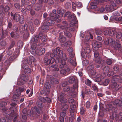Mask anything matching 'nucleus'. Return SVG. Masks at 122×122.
I'll use <instances>...</instances> for the list:
<instances>
[{
	"mask_svg": "<svg viewBox=\"0 0 122 122\" xmlns=\"http://www.w3.org/2000/svg\"><path fill=\"white\" fill-rule=\"evenodd\" d=\"M31 46V49L30 50L32 54H34L35 53H36V50H35L36 48L37 44L36 43H32Z\"/></svg>",
	"mask_w": 122,
	"mask_h": 122,
	"instance_id": "dca6fc26",
	"label": "nucleus"
},
{
	"mask_svg": "<svg viewBox=\"0 0 122 122\" xmlns=\"http://www.w3.org/2000/svg\"><path fill=\"white\" fill-rule=\"evenodd\" d=\"M89 74L91 75L92 77L95 78V77L96 72L94 71L91 70L89 72Z\"/></svg>",
	"mask_w": 122,
	"mask_h": 122,
	"instance_id": "7c9ffc66",
	"label": "nucleus"
},
{
	"mask_svg": "<svg viewBox=\"0 0 122 122\" xmlns=\"http://www.w3.org/2000/svg\"><path fill=\"white\" fill-rule=\"evenodd\" d=\"M96 34L97 35H100L101 34L102 32L99 30L98 29H96L95 30Z\"/></svg>",
	"mask_w": 122,
	"mask_h": 122,
	"instance_id": "052dcab7",
	"label": "nucleus"
},
{
	"mask_svg": "<svg viewBox=\"0 0 122 122\" xmlns=\"http://www.w3.org/2000/svg\"><path fill=\"white\" fill-rule=\"evenodd\" d=\"M0 45L3 46H5L6 45V42L5 41H2L1 42Z\"/></svg>",
	"mask_w": 122,
	"mask_h": 122,
	"instance_id": "338daca9",
	"label": "nucleus"
},
{
	"mask_svg": "<svg viewBox=\"0 0 122 122\" xmlns=\"http://www.w3.org/2000/svg\"><path fill=\"white\" fill-rule=\"evenodd\" d=\"M41 5L39 4H36L34 7V8L36 10H38L41 9Z\"/></svg>",
	"mask_w": 122,
	"mask_h": 122,
	"instance_id": "a878e982",
	"label": "nucleus"
},
{
	"mask_svg": "<svg viewBox=\"0 0 122 122\" xmlns=\"http://www.w3.org/2000/svg\"><path fill=\"white\" fill-rule=\"evenodd\" d=\"M45 3L47 2L49 5H52L53 3V1L52 0H45Z\"/></svg>",
	"mask_w": 122,
	"mask_h": 122,
	"instance_id": "a19ab883",
	"label": "nucleus"
},
{
	"mask_svg": "<svg viewBox=\"0 0 122 122\" xmlns=\"http://www.w3.org/2000/svg\"><path fill=\"white\" fill-rule=\"evenodd\" d=\"M69 79L68 80V82L70 83H72L75 80V77L73 76H70L69 78Z\"/></svg>",
	"mask_w": 122,
	"mask_h": 122,
	"instance_id": "c756f323",
	"label": "nucleus"
},
{
	"mask_svg": "<svg viewBox=\"0 0 122 122\" xmlns=\"http://www.w3.org/2000/svg\"><path fill=\"white\" fill-rule=\"evenodd\" d=\"M66 71L64 69H62L60 71V73L61 74H65L66 73Z\"/></svg>",
	"mask_w": 122,
	"mask_h": 122,
	"instance_id": "e2e57ef3",
	"label": "nucleus"
},
{
	"mask_svg": "<svg viewBox=\"0 0 122 122\" xmlns=\"http://www.w3.org/2000/svg\"><path fill=\"white\" fill-rule=\"evenodd\" d=\"M29 60L30 62L29 64H30L32 62H34L35 60V59L34 57L32 56H30L29 57Z\"/></svg>",
	"mask_w": 122,
	"mask_h": 122,
	"instance_id": "ea45409f",
	"label": "nucleus"
},
{
	"mask_svg": "<svg viewBox=\"0 0 122 122\" xmlns=\"http://www.w3.org/2000/svg\"><path fill=\"white\" fill-rule=\"evenodd\" d=\"M109 80L108 79H106L103 82V84L104 85L106 86L109 83Z\"/></svg>",
	"mask_w": 122,
	"mask_h": 122,
	"instance_id": "603ef678",
	"label": "nucleus"
},
{
	"mask_svg": "<svg viewBox=\"0 0 122 122\" xmlns=\"http://www.w3.org/2000/svg\"><path fill=\"white\" fill-rule=\"evenodd\" d=\"M90 106V102L89 101H87L86 103V107L87 108H89Z\"/></svg>",
	"mask_w": 122,
	"mask_h": 122,
	"instance_id": "13d9d810",
	"label": "nucleus"
},
{
	"mask_svg": "<svg viewBox=\"0 0 122 122\" xmlns=\"http://www.w3.org/2000/svg\"><path fill=\"white\" fill-rule=\"evenodd\" d=\"M70 87L69 86H67L63 88V90L65 92H68L70 90Z\"/></svg>",
	"mask_w": 122,
	"mask_h": 122,
	"instance_id": "680f3d73",
	"label": "nucleus"
},
{
	"mask_svg": "<svg viewBox=\"0 0 122 122\" xmlns=\"http://www.w3.org/2000/svg\"><path fill=\"white\" fill-rule=\"evenodd\" d=\"M76 108V105L73 104L71 106L70 109L71 110H74Z\"/></svg>",
	"mask_w": 122,
	"mask_h": 122,
	"instance_id": "3c124183",
	"label": "nucleus"
},
{
	"mask_svg": "<svg viewBox=\"0 0 122 122\" xmlns=\"http://www.w3.org/2000/svg\"><path fill=\"white\" fill-rule=\"evenodd\" d=\"M113 14L115 16H119L120 15V13L117 11L114 12Z\"/></svg>",
	"mask_w": 122,
	"mask_h": 122,
	"instance_id": "774afa93",
	"label": "nucleus"
},
{
	"mask_svg": "<svg viewBox=\"0 0 122 122\" xmlns=\"http://www.w3.org/2000/svg\"><path fill=\"white\" fill-rule=\"evenodd\" d=\"M105 77V76L104 75L103 77L101 76V75L100 74H99L97 75L96 76H95V78L97 80V81H101V77L102 78H104Z\"/></svg>",
	"mask_w": 122,
	"mask_h": 122,
	"instance_id": "b1692460",
	"label": "nucleus"
},
{
	"mask_svg": "<svg viewBox=\"0 0 122 122\" xmlns=\"http://www.w3.org/2000/svg\"><path fill=\"white\" fill-rule=\"evenodd\" d=\"M92 46L93 50L97 51L98 49L99 48L101 47V43L96 41H95L94 42V44Z\"/></svg>",
	"mask_w": 122,
	"mask_h": 122,
	"instance_id": "6e6552de",
	"label": "nucleus"
},
{
	"mask_svg": "<svg viewBox=\"0 0 122 122\" xmlns=\"http://www.w3.org/2000/svg\"><path fill=\"white\" fill-rule=\"evenodd\" d=\"M116 5L114 2H112L111 4L107 5L105 7V9L107 12H111L116 9Z\"/></svg>",
	"mask_w": 122,
	"mask_h": 122,
	"instance_id": "423d86ee",
	"label": "nucleus"
},
{
	"mask_svg": "<svg viewBox=\"0 0 122 122\" xmlns=\"http://www.w3.org/2000/svg\"><path fill=\"white\" fill-rule=\"evenodd\" d=\"M62 106L61 108V109L63 111H65L67 110L68 108V106L66 104H62Z\"/></svg>",
	"mask_w": 122,
	"mask_h": 122,
	"instance_id": "bb28decb",
	"label": "nucleus"
},
{
	"mask_svg": "<svg viewBox=\"0 0 122 122\" xmlns=\"http://www.w3.org/2000/svg\"><path fill=\"white\" fill-rule=\"evenodd\" d=\"M95 61L97 64H98L100 63L101 61V59L99 58H96L95 59Z\"/></svg>",
	"mask_w": 122,
	"mask_h": 122,
	"instance_id": "a18cd8bd",
	"label": "nucleus"
},
{
	"mask_svg": "<svg viewBox=\"0 0 122 122\" xmlns=\"http://www.w3.org/2000/svg\"><path fill=\"white\" fill-rule=\"evenodd\" d=\"M63 25H62L61 27V28L62 29H66L69 27L68 24L66 21H63Z\"/></svg>",
	"mask_w": 122,
	"mask_h": 122,
	"instance_id": "c85d7f7f",
	"label": "nucleus"
},
{
	"mask_svg": "<svg viewBox=\"0 0 122 122\" xmlns=\"http://www.w3.org/2000/svg\"><path fill=\"white\" fill-rule=\"evenodd\" d=\"M104 42L106 45H107L109 44L115 49L121 50V45L120 44V41L118 40L116 41L115 42L114 39L110 38L105 39Z\"/></svg>",
	"mask_w": 122,
	"mask_h": 122,
	"instance_id": "f03ea898",
	"label": "nucleus"
},
{
	"mask_svg": "<svg viewBox=\"0 0 122 122\" xmlns=\"http://www.w3.org/2000/svg\"><path fill=\"white\" fill-rule=\"evenodd\" d=\"M60 119H61V118L64 119V117L66 115V112H61L60 113Z\"/></svg>",
	"mask_w": 122,
	"mask_h": 122,
	"instance_id": "c9c22d12",
	"label": "nucleus"
},
{
	"mask_svg": "<svg viewBox=\"0 0 122 122\" xmlns=\"http://www.w3.org/2000/svg\"><path fill=\"white\" fill-rule=\"evenodd\" d=\"M84 52L85 53V54L84 55V56L83 55V54L82 53H81V56L83 57L84 58H85L87 57V55L86 54H88L89 53L90 51L91 50L88 47H85L84 49Z\"/></svg>",
	"mask_w": 122,
	"mask_h": 122,
	"instance_id": "4468645a",
	"label": "nucleus"
},
{
	"mask_svg": "<svg viewBox=\"0 0 122 122\" xmlns=\"http://www.w3.org/2000/svg\"><path fill=\"white\" fill-rule=\"evenodd\" d=\"M15 34V33H14L13 32H11L10 33V35H11V36L12 37H14L15 38H17L18 37L19 35L18 34H16V36H15L14 35V34Z\"/></svg>",
	"mask_w": 122,
	"mask_h": 122,
	"instance_id": "6e6d98bb",
	"label": "nucleus"
},
{
	"mask_svg": "<svg viewBox=\"0 0 122 122\" xmlns=\"http://www.w3.org/2000/svg\"><path fill=\"white\" fill-rule=\"evenodd\" d=\"M85 84L87 85L88 86H91V81L89 80L88 79H87L85 81Z\"/></svg>",
	"mask_w": 122,
	"mask_h": 122,
	"instance_id": "49530a36",
	"label": "nucleus"
},
{
	"mask_svg": "<svg viewBox=\"0 0 122 122\" xmlns=\"http://www.w3.org/2000/svg\"><path fill=\"white\" fill-rule=\"evenodd\" d=\"M112 81L113 83L116 82L120 81H119L120 78L118 75L114 76L112 77Z\"/></svg>",
	"mask_w": 122,
	"mask_h": 122,
	"instance_id": "2eb2a0df",
	"label": "nucleus"
},
{
	"mask_svg": "<svg viewBox=\"0 0 122 122\" xmlns=\"http://www.w3.org/2000/svg\"><path fill=\"white\" fill-rule=\"evenodd\" d=\"M7 104L5 102H2L0 103V108L2 107L5 106Z\"/></svg>",
	"mask_w": 122,
	"mask_h": 122,
	"instance_id": "864d4df0",
	"label": "nucleus"
},
{
	"mask_svg": "<svg viewBox=\"0 0 122 122\" xmlns=\"http://www.w3.org/2000/svg\"><path fill=\"white\" fill-rule=\"evenodd\" d=\"M122 36V34L120 32H118L116 34V38L118 39L121 38Z\"/></svg>",
	"mask_w": 122,
	"mask_h": 122,
	"instance_id": "4c0bfd02",
	"label": "nucleus"
},
{
	"mask_svg": "<svg viewBox=\"0 0 122 122\" xmlns=\"http://www.w3.org/2000/svg\"><path fill=\"white\" fill-rule=\"evenodd\" d=\"M64 16L68 17L70 21L73 24L76 23V18L74 14L71 13L69 12H67L65 13Z\"/></svg>",
	"mask_w": 122,
	"mask_h": 122,
	"instance_id": "20e7f679",
	"label": "nucleus"
},
{
	"mask_svg": "<svg viewBox=\"0 0 122 122\" xmlns=\"http://www.w3.org/2000/svg\"><path fill=\"white\" fill-rule=\"evenodd\" d=\"M119 68L117 66L114 67L113 69V74L114 73H117L118 71Z\"/></svg>",
	"mask_w": 122,
	"mask_h": 122,
	"instance_id": "79ce46f5",
	"label": "nucleus"
},
{
	"mask_svg": "<svg viewBox=\"0 0 122 122\" xmlns=\"http://www.w3.org/2000/svg\"><path fill=\"white\" fill-rule=\"evenodd\" d=\"M65 35L66 36L68 37H70L71 36V33L68 31L65 30L64 31Z\"/></svg>",
	"mask_w": 122,
	"mask_h": 122,
	"instance_id": "58836bf2",
	"label": "nucleus"
},
{
	"mask_svg": "<svg viewBox=\"0 0 122 122\" xmlns=\"http://www.w3.org/2000/svg\"><path fill=\"white\" fill-rule=\"evenodd\" d=\"M47 57L45 56L44 59V60L46 62V65H48L50 63L52 64L55 61V59L54 58H51V59H47Z\"/></svg>",
	"mask_w": 122,
	"mask_h": 122,
	"instance_id": "9d476101",
	"label": "nucleus"
},
{
	"mask_svg": "<svg viewBox=\"0 0 122 122\" xmlns=\"http://www.w3.org/2000/svg\"><path fill=\"white\" fill-rule=\"evenodd\" d=\"M93 38V36L90 34V35H86L85 36V39L87 41L89 40L90 38L92 39Z\"/></svg>",
	"mask_w": 122,
	"mask_h": 122,
	"instance_id": "e433bc0d",
	"label": "nucleus"
},
{
	"mask_svg": "<svg viewBox=\"0 0 122 122\" xmlns=\"http://www.w3.org/2000/svg\"><path fill=\"white\" fill-rule=\"evenodd\" d=\"M23 45V42L21 41H19L17 42V46L19 48H22V47Z\"/></svg>",
	"mask_w": 122,
	"mask_h": 122,
	"instance_id": "f704fd0d",
	"label": "nucleus"
},
{
	"mask_svg": "<svg viewBox=\"0 0 122 122\" xmlns=\"http://www.w3.org/2000/svg\"><path fill=\"white\" fill-rule=\"evenodd\" d=\"M65 94L63 93H62L58 97V99L62 103H65L67 102V100L64 98Z\"/></svg>",
	"mask_w": 122,
	"mask_h": 122,
	"instance_id": "1a4fd4ad",
	"label": "nucleus"
},
{
	"mask_svg": "<svg viewBox=\"0 0 122 122\" xmlns=\"http://www.w3.org/2000/svg\"><path fill=\"white\" fill-rule=\"evenodd\" d=\"M27 24L25 25L24 27L22 25H21L20 27V31L21 33H23L25 30H27Z\"/></svg>",
	"mask_w": 122,
	"mask_h": 122,
	"instance_id": "a211bd4d",
	"label": "nucleus"
},
{
	"mask_svg": "<svg viewBox=\"0 0 122 122\" xmlns=\"http://www.w3.org/2000/svg\"><path fill=\"white\" fill-rule=\"evenodd\" d=\"M45 87L46 88L48 89H49L50 88H51V86L49 84H48V83H46L45 85ZM47 92L46 93H48L49 92V89H48L47 90Z\"/></svg>",
	"mask_w": 122,
	"mask_h": 122,
	"instance_id": "2f4dec72",
	"label": "nucleus"
},
{
	"mask_svg": "<svg viewBox=\"0 0 122 122\" xmlns=\"http://www.w3.org/2000/svg\"><path fill=\"white\" fill-rule=\"evenodd\" d=\"M52 52L53 53L50 54V57L51 58H54L55 55L56 58L55 63H59L57 65H51V66L54 68V71H58L59 70L58 67L62 68L65 64V61L67 59L66 55L65 53H63L62 51L59 47H57L56 49L53 50Z\"/></svg>",
	"mask_w": 122,
	"mask_h": 122,
	"instance_id": "f257e3e1",
	"label": "nucleus"
},
{
	"mask_svg": "<svg viewBox=\"0 0 122 122\" xmlns=\"http://www.w3.org/2000/svg\"><path fill=\"white\" fill-rule=\"evenodd\" d=\"M104 72L105 73H107L109 76L113 75V73L112 72H110L109 71V68L108 66H105L103 68Z\"/></svg>",
	"mask_w": 122,
	"mask_h": 122,
	"instance_id": "f8f14e48",
	"label": "nucleus"
},
{
	"mask_svg": "<svg viewBox=\"0 0 122 122\" xmlns=\"http://www.w3.org/2000/svg\"><path fill=\"white\" fill-rule=\"evenodd\" d=\"M20 81H18L17 84L18 85H21L24 84L28 79L27 77H26L24 75L21 76Z\"/></svg>",
	"mask_w": 122,
	"mask_h": 122,
	"instance_id": "0eeeda50",
	"label": "nucleus"
},
{
	"mask_svg": "<svg viewBox=\"0 0 122 122\" xmlns=\"http://www.w3.org/2000/svg\"><path fill=\"white\" fill-rule=\"evenodd\" d=\"M68 101L69 103H72L74 102V100L73 98H70L69 99Z\"/></svg>",
	"mask_w": 122,
	"mask_h": 122,
	"instance_id": "0e129e2a",
	"label": "nucleus"
},
{
	"mask_svg": "<svg viewBox=\"0 0 122 122\" xmlns=\"http://www.w3.org/2000/svg\"><path fill=\"white\" fill-rule=\"evenodd\" d=\"M89 63V61L87 60H85L82 61V64L83 66H86L88 65Z\"/></svg>",
	"mask_w": 122,
	"mask_h": 122,
	"instance_id": "c03bdc74",
	"label": "nucleus"
},
{
	"mask_svg": "<svg viewBox=\"0 0 122 122\" xmlns=\"http://www.w3.org/2000/svg\"><path fill=\"white\" fill-rule=\"evenodd\" d=\"M26 68H25V65H23V68L25 70V72L26 74H29L30 73L31 71L30 69L28 67H26Z\"/></svg>",
	"mask_w": 122,
	"mask_h": 122,
	"instance_id": "393cba45",
	"label": "nucleus"
},
{
	"mask_svg": "<svg viewBox=\"0 0 122 122\" xmlns=\"http://www.w3.org/2000/svg\"><path fill=\"white\" fill-rule=\"evenodd\" d=\"M76 6L79 8L81 7L82 5L81 3L80 2H76Z\"/></svg>",
	"mask_w": 122,
	"mask_h": 122,
	"instance_id": "4d7b16f0",
	"label": "nucleus"
},
{
	"mask_svg": "<svg viewBox=\"0 0 122 122\" xmlns=\"http://www.w3.org/2000/svg\"><path fill=\"white\" fill-rule=\"evenodd\" d=\"M37 105L38 107L40 108H41L43 107V104L41 102L38 101L37 102Z\"/></svg>",
	"mask_w": 122,
	"mask_h": 122,
	"instance_id": "473e14b6",
	"label": "nucleus"
},
{
	"mask_svg": "<svg viewBox=\"0 0 122 122\" xmlns=\"http://www.w3.org/2000/svg\"><path fill=\"white\" fill-rule=\"evenodd\" d=\"M59 14V15H55V18H56V19L57 18H58L59 17H61L63 16L62 13H61V14Z\"/></svg>",
	"mask_w": 122,
	"mask_h": 122,
	"instance_id": "bf43d9fd",
	"label": "nucleus"
},
{
	"mask_svg": "<svg viewBox=\"0 0 122 122\" xmlns=\"http://www.w3.org/2000/svg\"><path fill=\"white\" fill-rule=\"evenodd\" d=\"M45 49L43 48H41L40 50H39L38 49L36 50V53L39 55H42L44 54L45 53Z\"/></svg>",
	"mask_w": 122,
	"mask_h": 122,
	"instance_id": "f3484780",
	"label": "nucleus"
},
{
	"mask_svg": "<svg viewBox=\"0 0 122 122\" xmlns=\"http://www.w3.org/2000/svg\"><path fill=\"white\" fill-rule=\"evenodd\" d=\"M73 87L74 89H76L77 88H78V85L77 81L76 80H75V83L73 85Z\"/></svg>",
	"mask_w": 122,
	"mask_h": 122,
	"instance_id": "de8ad7c7",
	"label": "nucleus"
},
{
	"mask_svg": "<svg viewBox=\"0 0 122 122\" xmlns=\"http://www.w3.org/2000/svg\"><path fill=\"white\" fill-rule=\"evenodd\" d=\"M54 23V21L49 20V21L45 22L41 26V28L43 30H47L49 29V26L52 25Z\"/></svg>",
	"mask_w": 122,
	"mask_h": 122,
	"instance_id": "7ed1b4c3",
	"label": "nucleus"
},
{
	"mask_svg": "<svg viewBox=\"0 0 122 122\" xmlns=\"http://www.w3.org/2000/svg\"><path fill=\"white\" fill-rule=\"evenodd\" d=\"M106 110L109 111L110 112H113V107L111 104L107 105L106 106Z\"/></svg>",
	"mask_w": 122,
	"mask_h": 122,
	"instance_id": "aec40b11",
	"label": "nucleus"
},
{
	"mask_svg": "<svg viewBox=\"0 0 122 122\" xmlns=\"http://www.w3.org/2000/svg\"><path fill=\"white\" fill-rule=\"evenodd\" d=\"M59 37L60 41L61 42H65L66 40V38L65 37L62 36V34L60 33L59 34Z\"/></svg>",
	"mask_w": 122,
	"mask_h": 122,
	"instance_id": "5701e85b",
	"label": "nucleus"
},
{
	"mask_svg": "<svg viewBox=\"0 0 122 122\" xmlns=\"http://www.w3.org/2000/svg\"><path fill=\"white\" fill-rule=\"evenodd\" d=\"M68 60L74 66L76 65V63L75 61V59L71 58L70 57H69L68 58Z\"/></svg>",
	"mask_w": 122,
	"mask_h": 122,
	"instance_id": "412c9836",
	"label": "nucleus"
},
{
	"mask_svg": "<svg viewBox=\"0 0 122 122\" xmlns=\"http://www.w3.org/2000/svg\"><path fill=\"white\" fill-rule=\"evenodd\" d=\"M94 50L93 51L94 53V56L95 58H97L99 56V53L97 51Z\"/></svg>",
	"mask_w": 122,
	"mask_h": 122,
	"instance_id": "5fc2aeb1",
	"label": "nucleus"
},
{
	"mask_svg": "<svg viewBox=\"0 0 122 122\" xmlns=\"http://www.w3.org/2000/svg\"><path fill=\"white\" fill-rule=\"evenodd\" d=\"M29 1H25V0H22L21 1V6H25L28 4Z\"/></svg>",
	"mask_w": 122,
	"mask_h": 122,
	"instance_id": "cd10ccee",
	"label": "nucleus"
},
{
	"mask_svg": "<svg viewBox=\"0 0 122 122\" xmlns=\"http://www.w3.org/2000/svg\"><path fill=\"white\" fill-rule=\"evenodd\" d=\"M65 7L66 9H70L71 7V5L70 3L67 2L65 5Z\"/></svg>",
	"mask_w": 122,
	"mask_h": 122,
	"instance_id": "72a5a7b5",
	"label": "nucleus"
},
{
	"mask_svg": "<svg viewBox=\"0 0 122 122\" xmlns=\"http://www.w3.org/2000/svg\"><path fill=\"white\" fill-rule=\"evenodd\" d=\"M116 32V31L114 29H110L109 30L108 32V34L111 36H113Z\"/></svg>",
	"mask_w": 122,
	"mask_h": 122,
	"instance_id": "4be33fe9",
	"label": "nucleus"
},
{
	"mask_svg": "<svg viewBox=\"0 0 122 122\" xmlns=\"http://www.w3.org/2000/svg\"><path fill=\"white\" fill-rule=\"evenodd\" d=\"M13 19L16 22L19 21L20 23L22 24L24 22V18L22 15H20L18 13L14 14L13 17Z\"/></svg>",
	"mask_w": 122,
	"mask_h": 122,
	"instance_id": "39448f33",
	"label": "nucleus"
},
{
	"mask_svg": "<svg viewBox=\"0 0 122 122\" xmlns=\"http://www.w3.org/2000/svg\"><path fill=\"white\" fill-rule=\"evenodd\" d=\"M29 29L32 34L34 32V28L33 25H30L29 27Z\"/></svg>",
	"mask_w": 122,
	"mask_h": 122,
	"instance_id": "69168bd1",
	"label": "nucleus"
},
{
	"mask_svg": "<svg viewBox=\"0 0 122 122\" xmlns=\"http://www.w3.org/2000/svg\"><path fill=\"white\" fill-rule=\"evenodd\" d=\"M94 68V66L93 65H91L89 66L87 68V70H89L91 71Z\"/></svg>",
	"mask_w": 122,
	"mask_h": 122,
	"instance_id": "8fccbe9b",
	"label": "nucleus"
},
{
	"mask_svg": "<svg viewBox=\"0 0 122 122\" xmlns=\"http://www.w3.org/2000/svg\"><path fill=\"white\" fill-rule=\"evenodd\" d=\"M121 85L118 83H117L114 82L111 85V87L113 88H114L116 90H118L121 87Z\"/></svg>",
	"mask_w": 122,
	"mask_h": 122,
	"instance_id": "9b49d317",
	"label": "nucleus"
},
{
	"mask_svg": "<svg viewBox=\"0 0 122 122\" xmlns=\"http://www.w3.org/2000/svg\"><path fill=\"white\" fill-rule=\"evenodd\" d=\"M112 62V59H108L106 61V63L108 65H110Z\"/></svg>",
	"mask_w": 122,
	"mask_h": 122,
	"instance_id": "09e8293b",
	"label": "nucleus"
},
{
	"mask_svg": "<svg viewBox=\"0 0 122 122\" xmlns=\"http://www.w3.org/2000/svg\"><path fill=\"white\" fill-rule=\"evenodd\" d=\"M39 39V37L38 36H33L31 40V43H36Z\"/></svg>",
	"mask_w": 122,
	"mask_h": 122,
	"instance_id": "6ab92c4d",
	"label": "nucleus"
},
{
	"mask_svg": "<svg viewBox=\"0 0 122 122\" xmlns=\"http://www.w3.org/2000/svg\"><path fill=\"white\" fill-rule=\"evenodd\" d=\"M35 24L37 25H39L40 23V21L38 19H36L34 21Z\"/></svg>",
	"mask_w": 122,
	"mask_h": 122,
	"instance_id": "37998d69",
	"label": "nucleus"
},
{
	"mask_svg": "<svg viewBox=\"0 0 122 122\" xmlns=\"http://www.w3.org/2000/svg\"><path fill=\"white\" fill-rule=\"evenodd\" d=\"M112 103L115 106H120L122 105V101L118 99H116L112 102Z\"/></svg>",
	"mask_w": 122,
	"mask_h": 122,
	"instance_id": "ddd939ff",
	"label": "nucleus"
}]
</instances>
